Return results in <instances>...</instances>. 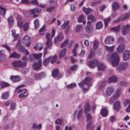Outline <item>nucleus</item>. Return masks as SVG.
<instances>
[{
    "label": "nucleus",
    "instance_id": "nucleus-1",
    "mask_svg": "<svg viewBox=\"0 0 130 130\" xmlns=\"http://www.w3.org/2000/svg\"><path fill=\"white\" fill-rule=\"evenodd\" d=\"M107 60L108 61L110 60L113 66H116L119 61V58L118 53L115 52L112 53L110 56V55H107L106 57Z\"/></svg>",
    "mask_w": 130,
    "mask_h": 130
},
{
    "label": "nucleus",
    "instance_id": "nucleus-2",
    "mask_svg": "<svg viewBox=\"0 0 130 130\" xmlns=\"http://www.w3.org/2000/svg\"><path fill=\"white\" fill-rule=\"evenodd\" d=\"M11 63L13 67L19 68L25 67L27 65L26 62L22 61L19 60L13 61Z\"/></svg>",
    "mask_w": 130,
    "mask_h": 130
},
{
    "label": "nucleus",
    "instance_id": "nucleus-3",
    "mask_svg": "<svg viewBox=\"0 0 130 130\" xmlns=\"http://www.w3.org/2000/svg\"><path fill=\"white\" fill-rule=\"evenodd\" d=\"M91 81L92 79L91 78L86 77L83 81L78 83V85L80 87L83 88L84 85L86 84H88V87L89 88L92 85Z\"/></svg>",
    "mask_w": 130,
    "mask_h": 130
},
{
    "label": "nucleus",
    "instance_id": "nucleus-4",
    "mask_svg": "<svg viewBox=\"0 0 130 130\" xmlns=\"http://www.w3.org/2000/svg\"><path fill=\"white\" fill-rule=\"evenodd\" d=\"M52 42L51 41V39L49 38L47 39V41L46 42L45 44L47 45V46L44 49V56L46 55L47 53V48H49L50 49L51 48V44H52Z\"/></svg>",
    "mask_w": 130,
    "mask_h": 130
},
{
    "label": "nucleus",
    "instance_id": "nucleus-5",
    "mask_svg": "<svg viewBox=\"0 0 130 130\" xmlns=\"http://www.w3.org/2000/svg\"><path fill=\"white\" fill-rule=\"evenodd\" d=\"M42 61L41 60H38L37 63L36 62H35L32 66L33 69L35 70H38L42 66Z\"/></svg>",
    "mask_w": 130,
    "mask_h": 130
},
{
    "label": "nucleus",
    "instance_id": "nucleus-6",
    "mask_svg": "<svg viewBox=\"0 0 130 130\" xmlns=\"http://www.w3.org/2000/svg\"><path fill=\"white\" fill-rule=\"evenodd\" d=\"M130 28V26L129 24H127L126 25H123L122 31L124 35H125L128 32Z\"/></svg>",
    "mask_w": 130,
    "mask_h": 130
},
{
    "label": "nucleus",
    "instance_id": "nucleus-7",
    "mask_svg": "<svg viewBox=\"0 0 130 130\" xmlns=\"http://www.w3.org/2000/svg\"><path fill=\"white\" fill-rule=\"evenodd\" d=\"M130 57V51L126 50L123 52V58L124 60H126L129 59Z\"/></svg>",
    "mask_w": 130,
    "mask_h": 130
},
{
    "label": "nucleus",
    "instance_id": "nucleus-8",
    "mask_svg": "<svg viewBox=\"0 0 130 130\" xmlns=\"http://www.w3.org/2000/svg\"><path fill=\"white\" fill-rule=\"evenodd\" d=\"M114 91L113 87H108L106 90L105 93V96H110Z\"/></svg>",
    "mask_w": 130,
    "mask_h": 130
},
{
    "label": "nucleus",
    "instance_id": "nucleus-9",
    "mask_svg": "<svg viewBox=\"0 0 130 130\" xmlns=\"http://www.w3.org/2000/svg\"><path fill=\"white\" fill-rule=\"evenodd\" d=\"M128 66V63L127 62L122 63L117 67V70L119 71H121L126 68Z\"/></svg>",
    "mask_w": 130,
    "mask_h": 130
},
{
    "label": "nucleus",
    "instance_id": "nucleus-10",
    "mask_svg": "<svg viewBox=\"0 0 130 130\" xmlns=\"http://www.w3.org/2000/svg\"><path fill=\"white\" fill-rule=\"evenodd\" d=\"M86 32L88 34L91 33L93 31V26L90 24L87 25L85 27Z\"/></svg>",
    "mask_w": 130,
    "mask_h": 130
},
{
    "label": "nucleus",
    "instance_id": "nucleus-11",
    "mask_svg": "<svg viewBox=\"0 0 130 130\" xmlns=\"http://www.w3.org/2000/svg\"><path fill=\"white\" fill-rule=\"evenodd\" d=\"M120 102L117 101L114 104L113 107L115 110L116 111H118L120 108Z\"/></svg>",
    "mask_w": 130,
    "mask_h": 130
},
{
    "label": "nucleus",
    "instance_id": "nucleus-12",
    "mask_svg": "<svg viewBox=\"0 0 130 130\" xmlns=\"http://www.w3.org/2000/svg\"><path fill=\"white\" fill-rule=\"evenodd\" d=\"M125 45L123 44H121L119 45L117 48V51L119 53H122L124 50Z\"/></svg>",
    "mask_w": 130,
    "mask_h": 130
},
{
    "label": "nucleus",
    "instance_id": "nucleus-13",
    "mask_svg": "<svg viewBox=\"0 0 130 130\" xmlns=\"http://www.w3.org/2000/svg\"><path fill=\"white\" fill-rule=\"evenodd\" d=\"M98 63V60H94L90 61L88 64V65L90 68H93L97 65Z\"/></svg>",
    "mask_w": 130,
    "mask_h": 130
},
{
    "label": "nucleus",
    "instance_id": "nucleus-14",
    "mask_svg": "<svg viewBox=\"0 0 130 130\" xmlns=\"http://www.w3.org/2000/svg\"><path fill=\"white\" fill-rule=\"evenodd\" d=\"M88 20L89 21L87 22V23L90 24L91 22L95 21L96 19L94 15H90L88 16Z\"/></svg>",
    "mask_w": 130,
    "mask_h": 130
},
{
    "label": "nucleus",
    "instance_id": "nucleus-15",
    "mask_svg": "<svg viewBox=\"0 0 130 130\" xmlns=\"http://www.w3.org/2000/svg\"><path fill=\"white\" fill-rule=\"evenodd\" d=\"M114 41L113 38L110 36H108L107 37L105 40V42L106 44L112 43Z\"/></svg>",
    "mask_w": 130,
    "mask_h": 130
},
{
    "label": "nucleus",
    "instance_id": "nucleus-16",
    "mask_svg": "<svg viewBox=\"0 0 130 130\" xmlns=\"http://www.w3.org/2000/svg\"><path fill=\"white\" fill-rule=\"evenodd\" d=\"M97 65L98 69L99 70L103 71L105 70V66L103 63L98 62Z\"/></svg>",
    "mask_w": 130,
    "mask_h": 130
},
{
    "label": "nucleus",
    "instance_id": "nucleus-17",
    "mask_svg": "<svg viewBox=\"0 0 130 130\" xmlns=\"http://www.w3.org/2000/svg\"><path fill=\"white\" fill-rule=\"evenodd\" d=\"M6 59V56L4 51L3 50L0 51V62L5 60Z\"/></svg>",
    "mask_w": 130,
    "mask_h": 130
},
{
    "label": "nucleus",
    "instance_id": "nucleus-18",
    "mask_svg": "<svg viewBox=\"0 0 130 130\" xmlns=\"http://www.w3.org/2000/svg\"><path fill=\"white\" fill-rule=\"evenodd\" d=\"M67 51V49L66 48H64L60 52L59 55V58L61 59L63 57L66 55Z\"/></svg>",
    "mask_w": 130,
    "mask_h": 130
},
{
    "label": "nucleus",
    "instance_id": "nucleus-19",
    "mask_svg": "<svg viewBox=\"0 0 130 130\" xmlns=\"http://www.w3.org/2000/svg\"><path fill=\"white\" fill-rule=\"evenodd\" d=\"M121 91L120 88L118 89L115 94L113 96L114 98L117 99L121 95Z\"/></svg>",
    "mask_w": 130,
    "mask_h": 130
},
{
    "label": "nucleus",
    "instance_id": "nucleus-20",
    "mask_svg": "<svg viewBox=\"0 0 130 130\" xmlns=\"http://www.w3.org/2000/svg\"><path fill=\"white\" fill-rule=\"evenodd\" d=\"M63 38V36L61 34H60L57 36L55 38L54 41L55 43H56L58 41H61Z\"/></svg>",
    "mask_w": 130,
    "mask_h": 130
},
{
    "label": "nucleus",
    "instance_id": "nucleus-21",
    "mask_svg": "<svg viewBox=\"0 0 130 130\" xmlns=\"http://www.w3.org/2000/svg\"><path fill=\"white\" fill-rule=\"evenodd\" d=\"M90 105L89 103L87 102L85 106L84 113H86L89 111L90 110Z\"/></svg>",
    "mask_w": 130,
    "mask_h": 130
},
{
    "label": "nucleus",
    "instance_id": "nucleus-22",
    "mask_svg": "<svg viewBox=\"0 0 130 130\" xmlns=\"http://www.w3.org/2000/svg\"><path fill=\"white\" fill-rule=\"evenodd\" d=\"M9 84L8 83L3 81H0V86L3 88L9 86Z\"/></svg>",
    "mask_w": 130,
    "mask_h": 130
},
{
    "label": "nucleus",
    "instance_id": "nucleus-23",
    "mask_svg": "<svg viewBox=\"0 0 130 130\" xmlns=\"http://www.w3.org/2000/svg\"><path fill=\"white\" fill-rule=\"evenodd\" d=\"M117 80V78L115 76H113L109 78L108 79V83L115 82Z\"/></svg>",
    "mask_w": 130,
    "mask_h": 130
},
{
    "label": "nucleus",
    "instance_id": "nucleus-24",
    "mask_svg": "<svg viewBox=\"0 0 130 130\" xmlns=\"http://www.w3.org/2000/svg\"><path fill=\"white\" fill-rule=\"evenodd\" d=\"M20 57V55L15 52L11 54L10 56V58H19Z\"/></svg>",
    "mask_w": 130,
    "mask_h": 130
},
{
    "label": "nucleus",
    "instance_id": "nucleus-25",
    "mask_svg": "<svg viewBox=\"0 0 130 130\" xmlns=\"http://www.w3.org/2000/svg\"><path fill=\"white\" fill-rule=\"evenodd\" d=\"M112 7L113 10H116L118 9L119 5L117 2H114L112 4Z\"/></svg>",
    "mask_w": 130,
    "mask_h": 130
},
{
    "label": "nucleus",
    "instance_id": "nucleus-26",
    "mask_svg": "<svg viewBox=\"0 0 130 130\" xmlns=\"http://www.w3.org/2000/svg\"><path fill=\"white\" fill-rule=\"evenodd\" d=\"M101 113V115L103 117H106L108 114L107 110L105 108H103L102 110Z\"/></svg>",
    "mask_w": 130,
    "mask_h": 130
},
{
    "label": "nucleus",
    "instance_id": "nucleus-27",
    "mask_svg": "<svg viewBox=\"0 0 130 130\" xmlns=\"http://www.w3.org/2000/svg\"><path fill=\"white\" fill-rule=\"evenodd\" d=\"M11 79L14 82L18 81L20 79V77L18 76H13L10 77Z\"/></svg>",
    "mask_w": 130,
    "mask_h": 130
},
{
    "label": "nucleus",
    "instance_id": "nucleus-28",
    "mask_svg": "<svg viewBox=\"0 0 130 130\" xmlns=\"http://www.w3.org/2000/svg\"><path fill=\"white\" fill-rule=\"evenodd\" d=\"M103 25V24L101 21H98L96 24V28L97 29H101Z\"/></svg>",
    "mask_w": 130,
    "mask_h": 130
},
{
    "label": "nucleus",
    "instance_id": "nucleus-29",
    "mask_svg": "<svg viewBox=\"0 0 130 130\" xmlns=\"http://www.w3.org/2000/svg\"><path fill=\"white\" fill-rule=\"evenodd\" d=\"M59 73V70L58 69H55L52 72V74L53 76L54 77H57Z\"/></svg>",
    "mask_w": 130,
    "mask_h": 130
},
{
    "label": "nucleus",
    "instance_id": "nucleus-30",
    "mask_svg": "<svg viewBox=\"0 0 130 130\" xmlns=\"http://www.w3.org/2000/svg\"><path fill=\"white\" fill-rule=\"evenodd\" d=\"M45 76V74L43 72H41L39 74H36L35 75V78L37 79L41 78Z\"/></svg>",
    "mask_w": 130,
    "mask_h": 130
},
{
    "label": "nucleus",
    "instance_id": "nucleus-31",
    "mask_svg": "<svg viewBox=\"0 0 130 130\" xmlns=\"http://www.w3.org/2000/svg\"><path fill=\"white\" fill-rule=\"evenodd\" d=\"M21 19L20 17H18L17 18V20L18 21V25L20 27H22L23 26V21H21Z\"/></svg>",
    "mask_w": 130,
    "mask_h": 130
},
{
    "label": "nucleus",
    "instance_id": "nucleus-32",
    "mask_svg": "<svg viewBox=\"0 0 130 130\" xmlns=\"http://www.w3.org/2000/svg\"><path fill=\"white\" fill-rule=\"evenodd\" d=\"M82 10L87 15L89 14L91 11V9L89 8H86L84 7L82 9Z\"/></svg>",
    "mask_w": 130,
    "mask_h": 130
},
{
    "label": "nucleus",
    "instance_id": "nucleus-33",
    "mask_svg": "<svg viewBox=\"0 0 130 130\" xmlns=\"http://www.w3.org/2000/svg\"><path fill=\"white\" fill-rule=\"evenodd\" d=\"M120 28V25H118L116 26L111 28H110V30L116 32H118L119 31Z\"/></svg>",
    "mask_w": 130,
    "mask_h": 130
},
{
    "label": "nucleus",
    "instance_id": "nucleus-34",
    "mask_svg": "<svg viewBox=\"0 0 130 130\" xmlns=\"http://www.w3.org/2000/svg\"><path fill=\"white\" fill-rule=\"evenodd\" d=\"M114 46H112L111 47H108L107 46H105V48L106 50L108 52H112L114 49Z\"/></svg>",
    "mask_w": 130,
    "mask_h": 130
},
{
    "label": "nucleus",
    "instance_id": "nucleus-35",
    "mask_svg": "<svg viewBox=\"0 0 130 130\" xmlns=\"http://www.w3.org/2000/svg\"><path fill=\"white\" fill-rule=\"evenodd\" d=\"M42 55V53H40L38 54L35 55L34 54H32V56L34 58L36 59H39L41 57Z\"/></svg>",
    "mask_w": 130,
    "mask_h": 130
},
{
    "label": "nucleus",
    "instance_id": "nucleus-36",
    "mask_svg": "<svg viewBox=\"0 0 130 130\" xmlns=\"http://www.w3.org/2000/svg\"><path fill=\"white\" fill-rule=\"evenodd\" d=\"M34 27L36 29L39 26V20L38 19H35L34 22Z\"/></svg>",
    "mask_w": 130,
    "mask_h": 130
},
{
    "label": "nucleus",
    "instance_id": "nucleus-37",
    "mask_svg": "<svg viewBox=\"0 0 130 130\" xmlns=\"http://www.w3.org/2000/svg\"><path fill=\"white\" fill-rule=\"evenodd\" d=\"M6 9L0 6V14L4 15H5Z\"/></svg>",
    "mask_w": 130,
    "mask_h": 130
},
{
    "label": "nucleus",
    "instance_id": "nucleus-38",
    "mask_svg": "<svg viewBox=\"0 0 130 130\" xmlns=\"http://www.w3.org/2000/svg\"><path fill=\"white\" fill-rule=\"evenodd\" d=\"M93 48L95 50L98 47L99 44V43L96 40H94L93 41Z\"/></svg>",
    "mask_w": 130,
    "mask_h": 130
},
{
    "label": "nucleus",
    "instance_id": "nucleus-39",
    "mask_svg": "<svg viewBox=\"0 0 130 130\" xmlns=\"http://www.w3.org/2000/svg\"><path fill=\"white\" fill-rule=\"evenodd\" d=\"M8 95L9 94L8 92L4 93L1 97V99H7L8 98Z\"/></svg>",
    "mask_w": 130,
    "mask_h": 130
},
{
    "label": "nucleus",
    "instance_id": "nucleus-40",
    "mask_svg": "<svg viewBox=\"0 0 130 130\" xmlns=\"http://www.w3.org/2000/svg\"><path fill=\"white\" fill-rule=\"evenodd\" d=\"M111 19V18L110 17H109L106 19H104L105 26H107L108 22L110 21Z\"/></svg>",
    "mask_w": 130,
    "mask_h": 130
},
{
    "label": "nucleus",
    "instance_id": "nucleus-41",
    "mask_svg": "<svg viewBox=\"0 0 130 130\" xmlns=\"http://www.w3.org/2000/svg\"><path fill=\"white\" fill-rule=\"evenodd\" d=\"M86 116L87 118L86 121H89L91 120L92 117L90 114L88 113H86Z\"/></svg>",
    "mask_w": 130,
    "mask_h": 130
},
{
    "label": "nucleus",
    "instance_id": "nucleus-42",
    "mask_svg": "<svg viewBox=\"0 0 130 130\" xmlns=\"http://www.w3.org/2000/svg\"><path fill=\"white\" fill-rule=\"evenodd\" d=\"M51 57H50L48 58L45 59L43 61V64L44 66H46L49 62L50 60Z\"/></svg>",
    "mask_w": 130,
    "mask_h": 130
},
{
    "label": "nucleus",
    "instance_id": "nucleus-43",
    "mask_svg": "<svg viewBox=\"0 0 130 130\" xmlns=\"http://www.w3.org/2000/svg\"><path fill=\"white\" fill-rule=\"evenodd\" d=\"M69 23V20H68L67 22H64L61 26V27L63 29H64L68 26Z\"/></svg>",
    "mask_w": 130,
    "mask_h": 130
},
{
    "label": "nucleus",
    "instance_id": "nucleus-44",
    "mask_svg": "<svg viewBox=\"0 0 130 130\" xmlns=\"http://www.w3.org/2000/svg\"><path fill=\"white\" fill-rule=\"evenodd\" d=\"M69 40L68 39H66L62 43L60 46L61 48H62L67 43Z\"/></svg>",
    "mask_w": 130,
    "mask_h": 130
},
{
    "label": "nucleus",
    "instance_id": "nucleus-45",
    "mask_svg": "<svg viewBox=\"0 0 130 130\" xmlns=\"http://www.w3.org/2000/svg\"><path fill=\"white\" fill-rule=\"evenodd\" d=\"M30 41V38L27 36H25L23 38V41L24 42H26Z\"/></svg>",
    "mask_w": 130,
    "mask_h": 130
},
{
    "label": "nucleus",
    "instance_id": "nucleus-46",
    "mask_svg": "<svg viewBox=\"0 0 130 130\" xmlns=\"http://www.w3.org/2000/svg\"><path fill=\"white\" fill-rule=\"evenodd\" d=\"M29 24V22L25 23L23 26L24 30V31H27L28 28V24Z\"/></svg>",
    "mask_w": 130,
    "mask_h": 130
},
{
    "label": "nucleus",
    "instance_id": "nucleus-47",
    "mask_svg": "<svg viewBox=\"0 0 130 130\" xmlns=\"http://www.w3.org/2000/svg\"><path fill=\"white\" fill-rule=\"evenodd\" d=\"M15 104L13 102H11V104L10 109L12 110L15 109Z\"/></svg>",
    "mask_w": 130,
    "mask_h": 130
},
{
    "label": "nucleus",
    "instance_id": "nucleus-48",
    "mask_svg": "<svg viewBox=\"0 0 130 130\" xmlns=\"http://www.w3.org/2000/svg\"><path fill=\"white\" fill-rule=\"evenodd\" d=\"M55 7H52L47 8H46V11L49 12H51L55 10Z\"/></svg>",
    "mask_w": 130,
    "mask_h": 130
},
{
    "label": "nucleus",
    "instance_id": "nucleus-49",
    "mask_svg": "<svg viewBox=\"0 0 130 130\" xmlns=\"http://www.w3.org/2000/svg\"><path fill=\"white\" fill-rule=\"evenodd\" d=\"M78 67V66L77 65H74L70 67V70L72 71H74L76 70Z\"/></svg>",
    "mask_w": 130,
    "mask_h": 130
},
{
    "label": "nucleus",
    "instance_id": "nucleus-50",
    "mask_svg": "<svg viewBox=\"0 0 130 130\" xmlns=\"http://www.w3.org/2000/svg\"><path fill=\"white\" fill-rule=\"evenodd\" d=\"M57 57V56L56 55H55L53 56L51 60V63H53L55 62L56 60Z\"/></svg>",
    "mask_w": 130,
    "mask_h": 130
},
{
    "label": "nucleus",
    "instance_id": "nucleus-51",
    "mask_svg": "<svg viewBox=\"0 0 130 130\" xmlns=\"http://www.w3.org/2000/svg\"><path fill=\"white\" fill-rule=\"evenodd\" d=\"M129 15V13H126L125 14L123 17L122 19V21H123L124 20L128 18Z\"/></svg>",
    "mask_w": 130,
    "mask_h": 130
},
{
    "label": "nucleus",
    "instance_id": "nucleus-52",
    "mask_svg": "<svg viewBox=\"0 0 130 130\" xmlns=\"http://www.w3.org/2000/svg\"><path fill=\"white\" fill-rule=\"evenodd\" d=\"M82 28V27L81 25H77L76 27V32H79L80 31V30Z\"/></svg>",
    "mask_w": 130,
    "mask_h": 130
},
{
    "label": "nucleus",
    "instance_id": "nucleus-53",
    "mask_svg": "<svg viewBox=\"0 0 130 130\" xmlns=\"http://www.w3.org/2000/svg\"><path fill=\"white\" fill-rule=\"evenodd\" d=\"M31 3L33 5L38 6L39 4L37 0H33L31 1Z\"/></svg>",
    "mask_w": 130,
    "mask_h": 130
},
{
    "label": "nucleus",
    "instance_id": "nucleus-54",
    "mask_svg": "<svg viewBox=\"0 0 130 130\" xmlns=\"http://www.w3.org/2000/svg\"><path fill=\"white\" fill-rule=\"evenodd\" d=\"M76 86V84L75 83H72L70 85H68L67 87L69 88H71Z\"/></svg>",
    "mask_w": 130,
    "mask_h": 130
},
{
    "label": "nucleus",
    "instance_id": "nucleus-55",
    "mask_svg": "<svg viewBox=\"0 0 130 130\" xmlns=\"http://www.w3.org/2000/svg\"><path fill=\"white\" fill-rule=\"evenodd\" d=\"M83 110L82 109H81L78 112L77 117L78 119H79L80 118L83 113Z\"/></svg>",
    "mask_w": 130,
    "mask_h": 130
},
{
    "label": "nucleus",
    "instance_id": "nucleus-56",
    "mask_svg": "<svg viewBox=\"0 0 130 130\" xmlns=\"http://www.w3.org/2000/svg\"><path fill=\"white\" fill-rule=\"evenodd\" d=\"M62 122V120L61 119H58L56 121L55 123L57 124L60 125L61 124Z\"/></svg>",
    "mask_w": 130,
    "mask_h": 130
},
{
    "label": "nucleus",
    "instance_id": "nucleus-57",
    "mask_svg": "<svg viewBox=\"0 0 130 130\" xmlns=\"http://www.w3.org/2000/svg\"><path fill=\"white\" fill-rule=\"evenodd\" d=\"M19 37V34H16L14 36V38L13 40V42L17 40L18 39Z\"/></svg>",
    "mask_w": 130,
    "mask_h": 130
},
{
    "label": "nucleus",
    "instance_id": "nucleus-58",
    "mask_svg": "<svg viewBox=\"0 0 130 130\" xmlns=\"http://www.w3.org/2000/svg\"><path fill=\"white\" fill-rule=\"evenodd\" d=\"M106 7V6L105 5H104L100 6V11L102 12L104 9Z\"/></svg>",
    "mask_w": 130,
    "mask_h": 130
},
{
    "label": "nucleus",
    "instance_id": "nucleus-59",
    "mask_svg": "<svg viewBox=\"0 0 130 130\" xmlns=\"http://www.w3.org/2000/svg\"><path fill=\"white\" fill-rule=\"evenodd\" d=\"M128 103H129V104H130V101L128 100H126L124 103V106H126L127 105V104Z\"/></svg>",
    "mask_w": 130,
    "mask_h": 130
},
{
    "label": "nucleus",
    "instance_id": "nucleus-60",
    "mask_svg": "<svg viewBox=\"0 0 130 130\" xmlns=\"http://www.w3.org/2000/svg\"><path fill=\"white\" fill-rule=\"evenodd\" d=\"M55 31L54 28H53L52 29L51 33L52 35L51 36V38H52L55 35Z\"/></svg>",
    "mask_w": 130,
    "mask_h": 130
},
{
    "label": "nucleus",
    "instance_id": "nucleus-61",
    "mask_svg": "<svg viewBox=\"0 0 130 130\" xmlns=\"http://www.w3.org/2000/svg\"><path fill=\"white\" fill-rule=\"evenodd\" d=\"M22 52H24V54L25 55H28L29 54V52L27 50V49H24L23 50Z\"/></svg>",
    "mask_w": 130,
    "mask_h": 130
},
{
    "label": "nucleus",
    "instance_id": "nucleus-62",
    "mask_svg": "<svg viewBox=\"0 0 130 130\" xmlns=\"http://www.w3.org/2000/svg\"><path fill=\"white\" fill-rule=\"evenodd\" d=\"M84 18V16L83 15H81L79 16L78 18V21L79 22H81L83 20Z\"/></svg>",
    "mask_w": 130,
    "mask_h": 130
},
{
    "label": "nucleus",
    "instance_id": "nucleus-63",
    "mask_svg": "<svg viewBox=\"0 0 130 130\" xmlns=\"http://www.w3.org/2000/svg\"><path fill=\"white\" fill-rule=\"evenodd\" d=\"M116 99H115L114 97L113 96V97H112L109 100V103L110 104H111L113 102L115 101V100Z\"/></svg>",
    "mask_w": 130,
    "mask_h": 130
},
{
    "label": "nucleus",
    "instance_id": "nucleus-64",
    "mask_svg": "<svg viewBox=\"0 0 130 130\" xmlns=\"http://www.w3.org/2000/svg\"><path fill=\"white\" fill-rule=\"evenodd\" d=\"M45 28V25H43L42 27L39 30V32H43Z\"/></svg>",
    "mask_w": 130,
    "mask_h": 130
}]
</instances>
